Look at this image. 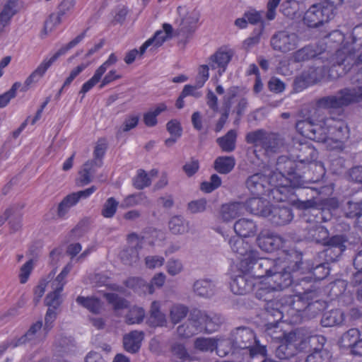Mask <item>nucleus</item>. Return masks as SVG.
Listing matches in <instances>:
<instances>
[{
    "mask_svg": "<svg viewBox=\"0 0 362 362\" xmlns=\"http://www.w3.org/2000/svg\"><path fill=\"white\" fill-rule=\"evenodd\" d=\"M124 284L127 287L136 291L148 292L149 293H153L154 291L151 285L139 277H129L124 281Z\"/></svg>",
    "mask_w": 362,
    "mask_h": 362,
    "instance_id": "44",
    "label": "nucleus"
},
{
    "mask_svg": "<svg viewBox=\"0 0 362 362\" xmlns=\"http://www.w3.org/2000/svg\"><path fill=\"white\" fill-rule=\"evenodd\" d=\"M95 190L96 187L91 186L84 190L73 192L66 195L58 205L57 216L59 218H64L67 214L69 209L75 206L81 199L88 198Z\"/></svg>",
    "mask_w": 362,
    "mask_h": 362,
    "instance_id": "14",
    "label": "nucleus"
},
{
    "mask_svg": "<svg viewBox=\"0 0 362 362\" xmlns=\"http://www.w3.org/2000/svg\"><path fill=\"white\" fill-rule=\"evenodd\" d=\"M302 257L296 252L290 253L284 261L278 259L276 267L272 269L267 284L277 291L288 288L292 284L291 272L300 269Z\"/></svg>",
    "mask_w": 362,
    "mask_h": 362,
    "instance_id": "4",
    "label": "nucleus"
},
{
    "mask_svg": "<svg viewBox=\"0 0 362 362\" xmlns=\"http://www.w3.org/2000/svg\"><path fill=\"white\" fill-rule=\"evenodd\" d=\"M332 122H334L333 118L325 119L321 114V120L315 121L309 139L317 142H329L328 129L326 127H328V125H331Z\"/></svg>",
    "mask_w": 362,
    "mask_h": 362,
    "instance_id": "26",
    "label": "nucleus"
},
{
    "mask_svg": "<svg viewBox=\"0 0 362 362\" xmlns=\"http://www.w3.org/2000/svg\"><path fill=\"white\" fill-rule=\"evenodd\" d=\"M163 28V30L156 31L153 37L148 39L141 45L140 47V55H142L149 46L160 47L166 40L171 37L172 25L168 23H164Z\"/></svg>",
    "mask_w": 362,
    "mask_h": 362,
    "instance_id": "29",
    "label": "nucleus"
},
{
    "mask_svg": "<svg viewBox=\"0 0 362 362\" xmlns=\"http://www.w3.org/2000/svg\"><path fill=\"white\" fill-rule=\"evenodd\" d=\"M150 322L154 326H165L167 323L166 317L160 310V303L153 301L151 305L150 310Z\"/></svg>",
    "mask_w": 362,
    "mask_h": 362,
    "instance_id": "45",
    "label": "nucleus"
},
{
    "mask_svg": "<svg viewBox=\"0 0 362 362\" xmlns=\"http://www.w3.org/2000/svg\"><path fill=\"white\" fill-rule=\"evenodd\" d=\"M304 72L310 80V82L314 84L320 81L325 77L327 73V68L325 66L310 67Z\"/></svg>",
    "mask_w": 362,
    "mask_h": 362,
    "instance_id": "51",
    "label": "nucleus"
},
{
    "mask_svg": "<svg viewBox=\"0 0 362 362\" xmlns=\"http://www.w3.org/2000/svg\"><path fill=\"white\" fill-rule=\"evenodd\" d=\"M267 179L269 187H274V189L270 190L272 193L275 192L282 193L289 187H306L304 179H301L300 177H286L276 169L269 175Z\"/></svg>",
    "mask_w": 362,
    "mask_h": 362,
    "instance_id": "11",
    "label": "nucleus"
},
{
    "mask_svg": "<svg viewBox=\"0 0 362 362\" xmlns=\"http://www.w3.org/2000/svg\"><path fill=\"white\" fill-rule=\"evenodd\" d=\"M232 346L235 350H244L251 357L260 354L264 356L267 350L266 346L260 345L257 340L254 331L245 326L233 329L230 332Z\"/></svg>",
    "mask_w": 362,
    "mask_h": 362,
    "instance_id": "7",
    "label": "nucleus"
},
{
    "mask_svg": "<svg viewBox=\"0 0 362 362\" xmlns=\"http://www.w3.org/2000/svg\"><path fill=\"white\" fill-rule=\"evenodd\" d=\"M139 115L135 114L127 115L121 125L119 132H127L134 129L139 121Z\"/></svg>",
    "mask_w": 362,
    "mask_h": 362,
    "instance_id": "62",
    "label": "nucleus"
},
{
    "mask_svg": "<svg viewBox=\"0 0 362 362\" xmlns=\"http://www.w3.org/2000/svg\"><path fill=\"white\" fill-rule=\"evenodd\" d=\"M144 339V333L139 331H132L124 336L123 344L124 349L132 354L136 353Z\"/></svg>",
    "mask_w": 362,
    "mask_h": 362,
    "instance_id": "35",
    "label": "nucleus"
},
{
    "mask_svg": "<svg viewBox=\"0 0 362 362\" xmlns=\"http://www.w3.org/2000/svg\"><path fill=\"white\" fill-rule=\"evenodd\" d=\"M234 54V50L229 47H221L209 58L208 63L210 68L217 69L218 75L221 76L226 71Z\"/></svg>",
    "mask_w": 362,
    "mask_h": 362,
    "instance_id": "13",
    "label": "nucleus"
},
{
    "mask_svg": "<svg viewBox=\"0 0 362 362\" xmlns=\"http://www.w3.org/2000/svg\"><path fill=\"white\" fill-rule=\"evenodd\" d=\"M300 41L299 36L287 30L276 32L270 39V45L274 51L286 54L295 50Z\"/></svg>",
    "mask_w": 362,
    "mask_h": 362,
    "instance_id": "10",
    "label": "nucleus"
},
{
    "mask_svg": "<svg viewBox=\"0 0 362 362\" xmlns=\"http://www.w3.org/2000/svg\"><path fill=\"white\" fill-rule=\"evenodd\" d=\"M316 56L315 51L311 46H305L293 54V61L296 62H303L313 58Z\"/></svg>",
    "mask_w": 362,
    "mask_h": 362,
    "instance_id": "60",
    "label": "nucleus"
},
{
    "mask_svg": "<svg viewBox=\"0 0 362 362\" xmlns=\"http://www.w3.org/2000/svg\"><path fill=\"white\" fill-rule=\"evenodd\" d=\"M228 244L232 251L242 257V259H249L255 255L256 250H252L249 243L241 238L240 236L230 238Z\"/></svg>",
    "mask_w": 362,
    "mask_h": 362,
    "instance_id": "31",
    "label": "nucleus"
},
{
    "mask_svg": "<svg viewBox=\"0 0 362 362\" xmlns=\"http://www.w3.org/2000/svg\"><path fill=\"white\" fill-rule=\"evenodd\" d=\"M136 205H142L145 207L151 206V201L143 192H139L127 196L122 202L124 208L133 207Z\"/></svg>",
    "mask_w": 362,
    "mask_h": 362,
    "instance_id": "38",
    "label": "nucleus"
},
{
    "mask_svg": "<svg viewBox=\"0 0 362 362\" xmlns=\"http://www.w3.org/2000/svg\"><path fill=\"white\" fill-rule=\"evenodd\" d=\"M344 320V313L339 309L325 312L321 319L323 327H332L341 325Z\"/></svg>",
    "mask_w": 362,
    "mask_h": 362,
    "instance_id": "39",
    "label": "nucleus"
},
{
    "mask_svg": "<svg viewBox=\"0 0 362 362\" xmlns=\"http://www.w3.org/2000/svg\"><path fill=\"white\" fill-rule=\"evenodd\" d=\"M331 355L325 349H315L309 354L305 362H329Z\"/></svg>",
    "mask_w": 362,
    "mask_h": 362,
    "instance_id": "61",
    "label": "nucleus"
},
{
    "mask_svg": "<svg viewBox=\"0 0 362 362\" xmlns=\"http://www.w3.org/2000/svg\"><path fill=\"white\" fill-rule=\"evenodd\" d=\"M166 109L167 107L164 103H160L154 109L144 113L143 117L144 124L149 127L156 126L158 123L157 116Z\"/></svg>",
    "mask_w": 362,
    "mask_h": 362,
    "instance_id": "47",
    "label": "nucleus"
},
{
    "mask_svg": "<svg viewBox=\"0 0 362 362\" xmlns=\"http://www.w3.org/2000/svg\"><path fill=\"white\" fill-rule=\"evenodd\" d=\"M199 21V14L195 11L187 13L182 20L180 28L177 30L178 35L185 38L189 37L197 29V23Z\"/></svg>",
    "mask_w": 362,
    "mask_h": 362,
    "instance_id": "32",
    "label": "nucleus"
},
{
    "mask_svg": "<svg viewBox=\"0 0 362 362\" xmlns=\"http://www.w3.org/2000/svg\"><path fill=\"white\" fill-rule=\"evenodd\" d=\"M165 267L167 272L173 276L180 274L183 270L182 262L174 258L168 260Z\"/></svg>",
    "mask_w": 362,
    "mask_h": 362,
    "instance_id": "64",
    "label": "nucleus"
},
{
    "mask_svg": "<svg viewBox=\"0 0 362 362\" xmlns=\"http://www.w3.org/2000/svg\"><path fill=\"white\" fill-rule=\"evenodd\" d=\"M19 9V0H8L0 8V33L8 26Z\"/></svg>",
    "mask_w": 362,
    "mask_h": 362,
    "instance_id": "28",
    "label": "nucleus"
},
{
    "mask_svg": "<svg viewBox=\"0 0 362 362\" xmlns=\"http://www.w3.org/2000/svg\"><path fill=\"white\" fill-rule=\"evenodd\" d=\"M230 286L233 293L245 295L252 291L255 280L249 273H242L233 278Z\"/></svg>",
    "mask_w": 362,
    "mask_h": 362,
    "instance_id": "20",
    "label": "nucleus"
},
{
    "mask_svg": "<svg viewBox=\"0 0 362 362\" xmlns=\"http://www.w3.org/2000/svg\"><path fill=\"white\" fill-rule=\"evenodd\" d=\"M194 348L200 351H213L216 348V338L199 337L194 343Z\"/></svg>",
    "mask_w": 362,
    "mask_h": 362,
    "instance_id": "52",
    "label": "nucleus"
},
{
    "mask_svg": "<svg viewBox=\"0 0 362 362\" xmlns=\"http://www.w3.org/2000/svg\"><path fill=\"white\" fill-rule=\"evenodd\" d=\"M236 137V132L231 129L225 136L218 138L216 142L223 151L232 152L235 148Z\"/></svg>",
    "mask_w": 362,
    "mask_h": 362,
    "instance_id": "41",
    "label": "nucleus"
},
{
    "mask_svg": "<svg viewBox=\"0 0 362 362\" xmlns=\"http://www.w3.org/2000/svg\"><path fill=\"white\" fill-rule=\"evenodd\" d=\"M360 332L358 329L352 328L346 332L341 337V343L344 346L349 347L351 350L360 338Z\"/></svg>",
    "mask_w": 362,
    "mask_h": 362,
    "instance_id": "56",
    "label": "nucleus"
},
{
    "mask_svg": "<svg viewBox=\"0 0 362 362\" xmlns=\"http://www.w3.org/2000/svg\"><path fill=\"white\" fill-rule=\"evenodd\" d=\"M234 230L238 236L250 237L257 233V226L255 222L248 218H240L234 224Z\"/></svg>",
    "mask_w": 362,
    "mask_h": 362,
    "instance_id": "37",
    "label": "nucleus"
},
{
    "mask_svg": "<svg viewBox=\"0 0 362 362\" xmlns=\"http://www.w3.org/2000/svg\"><path fill=\"white\" fill-rule=\"evenodd\" d=\"M170 230L175 235L182 234L188 231V222L183 217L175 216L172 217L168 223Z\"/></svg>",
    "mask_w": 362,
    "mask_h": 362,
    "instance_id": "49",
    "label": "nucleus"
},
{
    "mask_svg": "<svg viewBox=\"0 0 362 362\" xmlns=\"http://www.w3.org/2000/svg\"><path fill=\"white\" fill-rule=\"evenodd\" d=\"M129 245L120 252L122 262L127 265H133L139 261V250L141 248V241L135 234L129 236Z\"/></svg>",
    "mask_w": 362,
    "mask_h": 362,
    "instance_id": "19",
    "label": "nucleus"
},
{
    "mask_svg": "<svg viewBox=\"0 0 362 362\" xmlns=\"http://www.w3.org/2000/svg\"><path fill=\"white\" fill-rule=\"evenodd\" d=\"M267 133V132L263 129L250 132L246 134L245 141L247 144H253L255 147L262 148Z\"/></svg>",
    "mask_w": 362,
    "mask_h": 362,
    "instance_id": "54",
    "label": "nucleus"
},
{
    "mask_svg": "<svg viewBox=\"0 0 362 362\" xmlns=\"http://www.w3.org/2000/svg\"><path fill=\"white\" fill-rule=\"evenodd\" d=\"M47 333L43 332L42 321L38 320L30 325L28 330L21 337L11 340L13 347H16L26 343L37 344L44 341Z\"/></svg>",
    "mask_w": 362,
    "mask_h": 362,
    "instance_id": "12",
    "label": "nucleus"
},
{
    "mask_svg": "<svg viewBox=\"0 0 362 362\" xmlns=\"http://www.w3.org/2000/svg\"><path fill=\"white\" fill-rule=\"evenodd\" d=\"M278 259L269 258H258V252H255L254 257L241 259L238 265L241 273H249L255 280L256 278H264L267 281L272 269L276 267Z\"/></svg>",
    "mask_w": 362,
    "mask_h": 362,
    "instance_id": "8",
    "label": "nucleus"
},
{
    "mask_svg": "<svg viewBox=\"0 0 362 362\" xmlns=\"http://www.w3.org/2000/svg\"><path fill=\"white\" fill-rule=\"evenodd\" d=\"M216 284L210 279H199L193 285L194 291L199 296L210 297L214 293Z\"/></svg>",
    "mask_w": 362,
    "mask_h": 362,
    "instance_id": "40",
    "label": "nucleus"
},
{
    "mask_svg": "<svg viewBox=\"0 0 362 362\" xmlns=\"http://www.w3.org/2000/svg\"><path fill=\"white\" fill-rule=\"evenodd\" d=\"M231 335L229 339L217 338L216 339V348L217 354L221 357H224L230 352L235 353L238 350H235L232 346Z\"/></svg>",
    "mask_w": 362,
    "mask_h": 362,
    "instance_id": "48",
    "label": "nucleus"
},
{
    "mask_svg": "<svg viewBox=\"0 0 362 362\" xmlns=\"http://www.w3.org/2000/svg\"><path fill=\"white\" fill-rule=\"evenodd\" d=\"M321 120L320 111L318 109H312L309 115L303 119L298 120L296 123V130L303 136L310 138L311 130L315 121Z\"/></svg>",
    "mask_w": 362,
    "mask_h": 362,
    "instance_id": "27",
    "label": "nucleus"
},
{
    "mask_svg": "<svg viewBox=\"0 0 362 362\" xmlns=\"http://www.w3.org/2000/svg\"><path fill=\"white\" fill-rule=\"evenodd\" d=\"M172 353L173 356L177 360L178 362H190L192 357L187 352L185 346L181 344H175L172 346Z\"/></svg>",
    "mask_w": 362,
    "mask_h": 362,
    "instance_id": "59",
    "label": "nucleus"
},
{
    "mask_svg": "<svg viewBox=\"0 0 362 362\" xmlns=\"http://www.w3.org/2000/svg\"><path fill=\"white\" fill-rule=\"evenodd\" d=\"M334 2L324 1L312 5L305 13L303 21L308 27L317 28L334 16Z\"/></svg>",
    "mask_w": 362,
    "mask_h": 362,
    "instance_id": "9",
    "label": "nucleus"
},
{
    "mask_svg": "<svg viewBox=\"0 0 362 362\" xmlns=\"http://www.w3.org/2000/svg\"><path fill=\"white\" fill-rule=\"evenodd\" d=\"M267 331L273 338L281 339L282 343L276 347L275 355L279 359H288L295 356L298 351H302L312 346L315 341L323 343L324 337L319 335H308L303 333V330L298 329L285 334L281 331H272V328L276 329V325L272 326V323L267 325Z\"/></svg>",
    "mask_w": 362,
    "mask_h": 362,
    "instance_id": "1",
    "label": "nucleus"
},
{
    "mask_svg": "<svg viewBox=\"0 0 362 362\" xmlns=\"http://www.w3.org/2000/svg\"><path fill=\"white\" fill-rule=\"evenodd\" d=\"M196 312L199 323L203 326V331L206 333L210 334L217 331L224 322V318L220 314L201 310Z\"/></svg>",
    "mask_w": 362,
    "mask_h": 362,
    "instance_id": "18",
    "label": "nucleus"
},
{
    "mask_svg": "<svg viewBox=\"0 0 362 362\" xmlns=\"http://www.w3.org/2000/svg\"><path fill=\"white\" fill-rule=\"evenodd\" d=\"M361 204V202H347L342 208L344 216L348 218H356L362 212Z\"/></svg>",
    "mask_w": 362,
    "mask_h": 362,
    "instance_id": "57",
    "label": "nucleus"
},
{
    "mask_svg": "<svg viewBox=\"0 0 362 362\" xmlns=\"http://www.w3.org/2000/svg\"><path fill=\"white\" fill-rule=\"evenodd\" d=\"M235 164L233 156H220L214 161V168L219 173L228 174L233 169Z\"/></svg>",
    "mask_w": 362,
    "mask_h": 362,
    "instance_id": "42",
    "label": "nucleus"
},
{
    "mask_svg": "<svg viewBox=\"0 0 362 362\" xmlns=\"http://www.w3.org/2000/svg\"><path fill=\"white\" fill-rule=\"evenodd\" d=\"M361 101L362 81L354 87L341 89L336 95L320 98L313 109H318L322 114L321 109H338Z\"/></svg>",
    "mask_w": 362,
    "mask_h": 362,
    "instance_id": "5",
    "label": "nucleus"
},
{
    "mask_svg": "<svg viewBox=\"0 0 362 362\" xmlns=\"http://www.w3.org/2000/svg\"><path fill=\"white\" fill-rule=\"evenodd\" d=\"M284 145V139L279 134L267 132L262 148L267 154L275 153L279 151Z\"/></svg>",
    "mask_w": 362,
    "mask_h": 362,
    "instance_id": "34",
    "label": "nucleus"
},
{
    "mask_svg": "<svg viewBox=\"0 0 362 362\" xmlns=\"http://www.w3.org/2000/svg\"><path fill=\"white\" fill-rule=\"evenodd\" d=\"M255 296L257 299L265 302V309L268 312L274 311V313L273 315L279 319L282 317V313L284 311L288 312L289 310L287 309L288 307H291V309L296 310L298 313L301 311L307 313L311 310L315 305V303H308V305L303 309L299 307V304L302 303L300 298H298L297 300H294L292 296H288L286 298L277 299L279 297L277 291L273 288L270 285H268L267 282L260 284L258 286Z\"/></svg>",
    "mask_w": 362,
    "mask_h": 362,
    "instance_id": "2",
    "label": "nucleus"
},
{
    "mask_svg": "<svg viewBox=\"0 0 362 362\" xmlns=\"http://www.w3.org/2000/svg\"><path fill=\"white\" fill-rule=\"evenodd\" d=\"M291 156L302 167L309 165L310 170L316 172L315 177L309 178L313 182H318L325 175V169L321 164L312 163L317 158L316 150L308 143L295 141L290 148Z\"/></svg>",
    "mask_w": 362,
    "mask_h": 362,
    "instance_id": "6",
    "label": "nucleus"
},
{
    "mask_svg": "<svg viewBox=\"0 0 362 362\" xmlns=\"http://www.w3.org/2000/svg\"><path fill=\"white\" fill-rule=\"evenodd\" d=\"M346 242V240L344 235H334L332 238L328 237L327 239L324 241L322 245L328 247L326 250L327 255H330L332 251H334L335 257H338L345 250Z\"/></svg>",
    "mask_w": 362,
    "mask_h": 362,
    "instance_id": "36",
    "label": "nucleus"
},
{
    "mask_svg": "<svg viewBox=\"0 0 362 362\" xmlns=\"http://www.w3.org/2000/svg\"><path fill=\"white\" fill-rule=\"evenodd\" d=\"M245 212V206L243 202H230L221 206L219 211V218L223 222H230L237 217L243 215Z\"/></svg>",
    "mask_w": 362,
    "mask_h": 362,
    "instance_id": "23",
    "label": "nucleus"
},
{
    "mask_svg": "<svg viewBox=\"0 0 362 362\" xmlns=\"http://www.w3.org/2000/svg\"><path fill=\"white\" fill-rule=\"evenodd\" d=\"M276 170L284 174L286 177H300L301 179H304L305 183L307 182L305 179L309 180V178H310L308 175H306L305 172H303L304 175L300 174L303 168L294 158L291 159L285 156L278 158Z\"/></svg>",
    "mask_w": 362,
    "mask_h": 362,
    "instance_id": "15",
    "label": "nucleus"
},
{
    "mask_svg": "<svg viewBox=\"0 0 362 362\" xmlns=\"http://www.w3.org/2000/svg\"><path fill=\"white\" fill-rule=\"evenodd\" d=\"M329 142L333 141L334 146L332 148H338L342 150L344 141L349 138V131L346 123L342 120H335L332 122L331 125H328Z\"/></svg>",
    "mask_w": 362,
    "mask_h": 362,
    "instance_id": "17",
    "label": "nucleus"
},
{
    "mask_svg": "<svg viewBox=\"0 0 362 362\" xmlns=\"http://www.w3.org/2000/svg\"><path fill=\"white\" fill-rule=\"evenodd\" d=\"M203 332V326L199 323L197 312L194 311L183 324L177 328V334L179 338L188 339Z\"/></svg>",
    "mask_w": 362,
    "mask_h": 362,
    "instance_id": "21",
    "label": "nucleus"
},
{
    "mask_svg": "<svg viewBox=\"0 0 362 362\" xmlns=\"http://www.w3.org/2000/svg\"><path fill=\"white\" fill-rule=\"evenodd\" d=\"M246 185L250 192L257 197L271 190L268 185L267 177L262 173H255L250 176L246 181Z\"/></svg>",
    "mask_w": 362,
    "mask_h": 362,
    "instance_id": "22",
    "label": "nucleus"
},
{
    "mask_svg": "<svg viewBox=\"0 0 362 362\" xmlns=\"http://www.w3.org/2000/svg\"><path fill=\"white\" fill-rule=\"evenodd\" d=\"M86 31L83 32L74 40L70 41L67 45L61 47L49 59H45L37 68L30 75L25 81L23 86L21 83L16 82L13 83L9 90L5 93L0 95V108L4 107L16 95V91L21 87L22 91H26L28 87L33 83L39 81L44 75L48 68L62 55L64 54L69 49L75 47L85 37Z\"/></svg>",
    "mask_w": 362,
    "mask_h": 362,
    "instance_id": "3",
    "label": "nucleus"
},
{
    "mask_svg": "<svg viewBox=\"0 0 362 362\" xmlns=\"http://www.w3.org/2000/svg\"><path fill=\"white\" fill-rule=\"evenodd\" d=\"M188 313V308L180 304L173 305L170 309V319L174 324H177L184 319Z\"/></svg>",
    "mask_w": 362,
    "mask_h": 362,
    "instance_id": "53",
    "label": "nucleus"
},
{
    "mask_svg": "<svg viewBox=\"0 0 362 362\" xmlns=\"http://www.w3.org/2000/svg\"><path fill=\"white\" fill-rule=\"evenodd\" d=\"M74 347V340L62 335L57 337L54 342V350L59 356L70 352Z\"/></svg>",
    "mask_w": 362,
    "mask_h": 362,
    "instance_id": "46",
    "label": "nucleus"
},
{
    "mask_svg": "<svg viewBox=\"0 0 362 362\" xmlns=\"http://www.w3.org/2000/svg\"><path fill=\"white\" fill-rule=\"evenodd\" d=\"M118 204L113 197L108 198L103 205L102 215L105 218H112L116 213Z\"/></svg>",
    "mask_w": 362,
    "mask_h": 362,
    "instance_id": "63",
    "label": "nucleus"
},
{
    "mask_svg": "<svg viewBox=\"0 0 362 362\" xmlns=\"http://www.w3.org/2000/svg\"><path fill=\"white\" fill-rule=\"evenodd\" d=\"M151 184V179L148 173L142 169L137 171L136 175L133 179V185L137 189H143Z\"/></svg>",
    "mask_w": 362,
    "mask_h": 362,
    "instance_id": "55",
    "label": "nucleus"
},
{
    "mask_svg": "<svg viewBox=\"0 0 362 362\" xmlns=\"http://www.w3.org/2000/svg\"><path fill=\"white\" fill-rule=\"evenodd\" d=\"M329 236L327 229L317 222H309L303 228L301 237L306 241L323 244Z\"/></svg>",
    "mask_w": 362,
    "mask_h": 362,
    "instance_id": "16",
    "label": "nucleus"
},
{
    "mask_svg": "<svg viewBox=\"0 0 362 362\" xmlns=\"http://www.w3.org/2000/svg\"><path fill=\"white\" fill-rule=\"evenodd\" d=\"M105 297L107 302L112 305L115 310L127 308L129 305V303L126 299L116 293H105Z\"/></svg>",
    "mask_w": 362,
    "mask_h": 362,
    "instance_id": "58",
    "label": "nucleus"
},
{
    "mask_svg": "<svg viewBox=\"0 0 362 362\" xmlns=\"http://www.w3.org/2000/svg\"><path fill=\"white\" fill-rule=\"evenodd\" d=\"M145 317V311L142 308L134 306L131 308L125 316V321L129 325L139 324Z\"/></svg>",
    "mask_w": 362,
    "mask_h": 362,
    "instance_id": "50",
    "label": "nucleus"
},
{
    "mask_svg": "<svg viewBox=\"0 0 362 362\" xmlns=\"http://www.w3.org/2000/svg\"><path fill=\"white\" fill-rule=\"evenodd\" d=\"M76 300L77 303L86 308L92 313L99 314L101 312L103 303L98 298L78 296Z\"/></svg>",
    "mask_w": 362,
    "mask_h": 362,
    "instance_id": "43",
    "label": "nucleus"
},
{
    "mask_svg": "<svg viewBox=\"0 0 362 362\" xmlns=\"http://www.w3.org/2000/svg\"><path fill=\"white\" fill-rule=\"evenodd\" d=\"M355 53L349 47H343L338 49L331 57L330 64L332 66L344 65L345 69H350L355 65Z\"/></svg>",
    "mask_w": 362,
    "mask_h": 362,
    "instance_id": "30",
    "label": "nucleus"
},
{
    "mask_svg": "<svg viewBox=\"0 0 362 362\" xmlns=\"http://www.w3.org/2000/svg\"><path fill=\"white\" fill-rule=\"evenodd\" d=\"M269 214L267 218L276 226H284L289 223L293 218V214L289 207H270Z\"/></svg>",
    "mask_w": 362,
    "mask_h": 362,
    "instance_id": "24",
    "label": "nucleus"
},
{
    "mask_svg": "<svg viewBox=\"0 0 362 362\" xmlns=\"http://www.w3.org/2000/svg\"><path fill=\"white\" fill-rule=\"evenodd\" d=\"M257 243L262 250L271 252L283 247L285 240L279 235L260 233Z\"/></svg>",
    "mask_w": 362,
    "mask_h": 362,
    "instance_id": "25",
    "label": "nucleus"
},
{
    "mask_svg": "<svg viewBox=\"0 0 362 362\" xmlns=\"http://www.w3.org/2000/svg\"><path fill=\"white\" fill-rule=\"evenodd\" d=\"M245 211H249L255 215L267 217L269 214L270 206L269 202L263 200L259 197L255 196L249 199L245 203Z\"/></svg>",
    "mask_w": 362,
    "mask_h": 362,
    "instance_id": "33",
    "label": "nucleus"
}]
</instances>
